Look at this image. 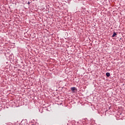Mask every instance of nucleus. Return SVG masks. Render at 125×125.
Instances as JSON below:
<instances>
[{
    "label": "nucleus",
    "mask_w": 125,
    "mask_h": 125,
    "mask_svg": "<svg viewBox=\"0 0 125 125\" xmlns=\"http://www.w3.org/2000/svg\"><path fill=\"white\" fill-rule=\"evenodd\" d=\"M28 4H30V2H28Z\"/></svg>",
    "instance_id": "4"
},
{
    "label": "nucleus",
    "mask_w": 125,
    "mask_h": 125,
    "mask_svg": "<svg viewBox=\"0 0 125 125\" xmlns=\"http://www.w3.org/2000/svg\"><path fill=\"white\" fill-rule=\"evenodd\" d=\"M71 89L72 91H75L76 90V87H71Z\"/></svg>",
    "instance_id": "2"
},
{
    "label": "nucleus",
    "mask_w": 125,
    "mask_h": 125,
    "mask_svg": "<svg viewBox=\"0 0 125 125\" xmlns=\"http://www.w3.org/2000/svg\"><path fill=\"white\" fill-rule=\"evenodd\" d=\"M106 77H110V73L107 72L106 73Z\"/></svg>",
    "instance_id": "3"
},
{
    "label": "nucleus",
    "mask_w": 125,
    "mask_h": 125,
    "mask_svg": "<svg viewBox=\"0 0 125 125\" xmlns=\"http://www.w3.org/2000/svg\"><path fill=\"white\" fill-rule=\"evenodd\" d=\"M117 36V33L114 32L113 34L112 35V38H114V37H116Z\"/></svg>",
    "instance_id": "1"
}]
</instances>
